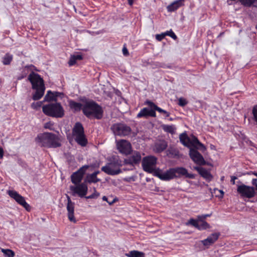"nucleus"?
<instances>
[{
    "label": "nucleus",
    "instance_id": "1",
    "mask_svg": "<svg viewBox=\"0 0 257 257\" xmlns=\"http://www.w3.org/2000/svg\"><path fill=\"white\" fill-rule=\"evenodd\" d=\"M35 141L41 147L47 148H57L61 146L58 136L52 133L45 132L38 134Z\"/></svg>",
    "mask_w": 257,
    "mask_h": 257
},
{
    "label": "nucleus",
    "instance_id": "2",
    "mask_svg": "<svg viewBox=\"0 0 257 257\" xmlns=\"http://www.w3.org/2000/svg\"><path fill=\"white\" fill-rule=\"evenodd\" d=\"M84 115L89 119H101L103 115L102 107L93 100L86 101L83 106Z\"/></svg>",
    "mask_w": 257,
    "mask_h": 257
},
{
    "label": "nucleus",
    "instance_id": "3",
    "mask_svg": "<svg viewBox=\"0 0 257 257\" xmlns=\"http://www.w3.org/2000/svg\"><path fill=\"white\" fill-rule=\"evenodd\" d=\"M42 111L47 116L61 118L64 115V109L60 102H51L42 106Z\"/></svg>",
    "mask_w": 257,
    "mask_h": 257
},
{
    "label": "nucleus",
    "instance_id": "4",
    "mask_svg": "<svg viewBox=\"0 0 257 257\" xmlns=\"http://www.w3.org/2000/svg\"><path fill=\"white\" fill-rule=\"evenodd\" d=\"M121 166V161L118 157L112 158L105 166H103L101 170L109 175H116L121 172L120 169Z\"/></svg>",
    "mask_w": 257,
    "mask_h": 257
},
{
    "label": "nucleus",
    "instance_id": "5",
    "mask_svg": "<svg viewBox=\"0 0 257 257\" xmlns=\"http://www.w3.org/2000/svg\"><path fill=\"white\" fill-rule=\"evenodd\" d=\"M72 134L75 142L81 147H85L88 144L87 139L85 135L84 127L79 122H76L72 130Z\"/></svg>",
    "mask_w": 257,
    "mask_h": 257
},
{
    "label": "nucleus",
    "instance_id": "6",
    "mask_svg": "<svg viewBox=\"0 0 257 257\" xmlns=\"http://www.w3.org/2000/svg\"><path fill=\"white\" fill-rule=\"evenodd\" d=\"M157 158L153 156H148L143 158L142 167L143 170L149 173L154 174L158 168H156Z\"/></svg>",
    "mask_w": 257,
    "mask_h": 257
},
{
    "label": "nucleus",
    "instance_id": "7",
    "mask_svg": "<svg viewBox=\"0 0 257 257\" xmlns=\"http://www.w3.org/2000/svg\"><path fill=\"white\" fill-rule=\"evenodd\" d=\"M237 193L242 197L251 198L255 196L256 192L253 187L247 186L245 184L237 185Z\"/></svg>",
    "mask_w": 257,
    "mask_h": 257
},
{
    "label": "nucleus",
    "instance_id": "8",
    "mask_svg": "<svg viewBox=\"0 0 257 257\" xmlns=\"http://www.w3.org/2000/svg\"><path fill=\"white\" fill-rule=\"evenodd\" d=\"M8 193L11 198H13L18 204L25 208L27 211H30L31 210V206L26 201L25 198L19 194L17 191L9 190Z\"/></svg>",
    "mask_w": 257,
    "mask_h": 257
},
{
    "label": "nucleus",
    "instance_id": "9",
    "mask_svg": "<svg viewBox=\"0 0 257 257\" xmlns=\"http://www.w3.org/2000/svg\"><path fill=\"white\" fill-rule=\"evenodd\" d=\"M88 165H84L80 168L77 171L72 173L71 176V182L74 185L81 183L84 175L89 168Z\"/></svg>",
    "mask_w": 257,
    "mask_h": 257
},
{
    "label": "nucleus",
    "instance_id": "10",
    "mask_svg": "<svg viewBox=\"0 0 257 257\" xmlns=\"http://www.w3.org/2000/svg\"><path fill=\"white\" fill-rule=\"evenodd\" d=\"M70 190L72 192L73 195L77 194L80 198L85 197L88 192V186L87 184L84 182L75 186H72L70 187Z\"/></svg>",
    "mask_w": 257,
    "mask_h": 257
},
{
    "label": "nucleus",
    "instance_id": "11",
    "mask_svg": "<svg viewBox=\"0 0 257 257\" xmlns=\"http://www.w3.org/2000/svg\"><path fill=\"white\" fill-rule=\"evenodd\" d=\"M28 79L32 84L33 89L45 87L43 78L37 73L32 72L28 76Z\"/></svg>",
    "mask_w": 257,
    "mask_h": 257
},
{
    "label": "nucleus",
    "instance_id": "12",
    "mask_svg": "<svg viewBox=\"0 0 257 257\" xmlns=\"http://www.w3.org/2000/svg\"><path fill=\"white\" fill-rule=\"evenodd\" d=\"M110 129L115 136L122 137L128 135V126L122 123H114Z\"/></svg>",
    "mask_w": 257,
    "mask_h": 257
},
{
    "label": "nucleus",
    "instance_id": "13",
    "mask_svg": "<svg viewBox=\"0 0 257 257\" xmlns=\"http://www.w3.org/2000/svg\"><path fill=\"white\" fill-rule=\"evenodd\" d=\"M173 177L174 178H180L182 176H185L186 178L189 179H194L195 175L193 174L188 173L187 170L183 167H177L171 168Z\"/></svg>",
    "mask_w": 257,
    "mask_h": 257
},
{
    "label": "nucleus",
    "instance_id": "14",
    "mask_svg": "<svg viewBox=\"0 0 257 257\" xmlns=\"http://www.w3.org/2000/svg\"><path fill=\"white\" fill-rule=\"evenodd\" d=\"M189 156L195 163L200 165H204L206 164V162L203 156L196 150V149L190 148L189 151Z\"/></svg>",
    "mask_w": 257,
    "mask_h": 257
},
{
    "label": "nucleus",
    "instance_id": "15",
    "mask_svg": "<svg viewBox=\"0 0 257 257\" xmlns=\"http://www.w3.org/2000/svg\"><path fill=\"white\" fill-rule=\"evenodd\" d=\"M172 169L170 168L167 171L163 172L162 170L158 168L154 172V176L158 177L160 179L163 181H169L174 178Z\"/></svg>",
    "mask_w": 257,
    "mask_h": 257
},
{
    "label": "nucleus",
    "instance_id": "16",
    "mask_svg": "<svg viewBox=\"0 0 257 257\" xmlns=\"http://www.w3.org/2000/svg\"><path fill=\"white\" fill-rule=\"evenodd\" d=\"M67 198L68 202L66 208L68 219L72 222L76 223V219L74 217V203L71 201L68 195H67Z\"/></svg>",
    "mask_w": 257,
    "mask_h": 257
},
{
    "label": "nucleus",
    "instance_id": "17",
    "mask_svg": "<svg viewBox=\"0 0 257 257\" xmlns=\"http://www.w3.org/2000/svg\"><path fill=\"white\" fill-rule=\"evenodd\" d=\"M117 149L120 153L124 155H128V142L125 140H120L116 142Z\"/></svg>",
    "mask_w": 257,
    "mask_h": 257
},
{
    "label": "nucleus",
    "instance_id": "18",
    "mask_svg": "<svg viewBox=\"0 0 257 257\" xmlns=\"http://www.w3.org/2000/svg\"><path fill=\"white\" fill-rule=\"evenodd\" d=\"M191 146L195 148L196 149H198L202 152H204L206 150V147L204 145L200 143L198 139L194 136H192V138H190V141H189V146Z\"/></svg>",
    "mask_w": 257,
    "mask_h": 257
},
{
    "label": "nucleus",
    "instance_id": "19",
    "mask_svg": "<svg viewBox=\"0 0 257 257\" xmlns=\"http://www.w3.org/2000/svg\"><path fill=\"white\" fill-rule=\"evenodd\" d=\"M141 160V156L139 152H133L130 143V164H138Z\"/></svg>",
    "mask_w": 257,
    "mask_h": 257
},
{
    "label": "nucleus",
    "instance_id": "20",
    "mask_svg": "<svg viewBox=\"0 0 257 257\" xmlns=\"http://www.w3.org/2000/svg\"><path fill=\"white\" fill-rule=\"evenodd\" d=\"M220 236V233L215 232L211 234L206 239L200 241L204 246H210L213 244Z\"/></svg>",
    "mask_w": 257,
    "mask_h": 257
},
{
    "label": "nucleus",
    "instance_id": "21",
    "mask_svg": "<svg viewBox=\"0 0 257 257\" xmlns=\"http://www.w3.org/2000/svg\"><path fill=\"white\" fill-rule=\"evenodd\" d=\"M149 116H156V112L154 109L152 108V109L150 110L147 107L141 109V110L137 115V117L139 118L142 117L147 118Z\"/></svg>",
    "mask_w": 257,
    "mask_h": 257
},
{
    "label": "nucleus",
    "instance_id": "22",
    "mask_svg": "<svg viewBox=\"0 0 257 257\" xmlns=\"http://www.w3.org/2000/svg\"><path fill=\"white\" fill-rule=\"evenodd\" d=\"M168 147V143L164 140L156 142L154 145V150L156 153H161L164 151Z\"/></svg>",
    "mask_w": 257,
    "mask_h": 257
},
{
    "label": "nucleus",
    "instance_id": "23",
    "mask_svg": "<svg viewBox=\"0 0 257 257\" xmlns=\"http://www.w3.org/2000/svg\"><path fill=\"white\" fill-rule=\"evenodd\" d=\"M194 169L198 171L199 174L202 177L206 179L207 180L210 181L212 180L213 178L212 176L206 169L200 167H195Z\"/></svg>",
    "mask_w": 257,
    "mask_h": 257
},
{
    "label": "nucleus",
    "instance_id": "24",
    "mask_svg": "<svg viewBox=\"0 0 257 257\" xmlns=\"http://www.w3.org/2000/svg\"><path fill=\"white\" fill-rule=\"evenodd\" d=\"M145 104L148 105L151 108L154 109L155 111L157 110L160 113L165 114L166 117H168L170 115L169 112L157 106L154 103L150 100L146 101Z\"/></svg>",
    "mask_w": 257,
    "mask_h": 257
},
{
    "label": "nucleus",
    "instance_id": "25",
    "mask_svg": "<svg viewBox=\"0 0 257 257\" xmlns=\"http://www.w3.org/2000/svg\"><path fill=\"white\" fill-rule=\"evenodd\" d=\"M184 0H177L173 3H172L171 4L169 5L167 9L168 12H174L177 10L179 8L182 6L183 4Z\"/></svg>",
    "mask_w": 257,
    "mask_h": 257
},
{
    "label": "nucleus",
    "instance_id": "26",
    "mask_svg": "<svg viewBox=\"0 0 257 257\" xmlns=\"http://www.w3.org/2000/svg\"><path fill=\"white\" fill-rule=\"evenodd\" d=\"M34 89L36 90V91L32 96V99L34 100H38L40 99L44 95L45 90V87L35 88Z\"/></svg>",
    "mask_w": 257,
    "mask_h": 257
},
{
    "label": "nucleus",
    "instance_id": "27",
    "mask_svg": "<svg viewBox=\"0 0 257 257\" xmlns=\"http://www.w3.org/2000/svg\"><path fill=\"white\" fill-rule=\"evenodd\" d=\"M70 107L73 109L75 111H78L80 110H82L83 105L80 102H76L74 100H71L69 101Z\"/></svg>",
    "mask_w": 257,
    "mask_h": 257
},
{
    "label": "nucleus",
    "instance_id": "28",
    "mask_svg": "<svg viewBox=\"0 0 257 257\" xmlns=\"http://www.w3.org/2000/svg\"><path fill=\"white\" fill-rule=\"evenodd\" d=\"M101 180L100 179L98 178L96 176L93 175L92 173L91 174L88 175L84 181V182L86 184L87 183L91 184V183H96L97 182H100Z\"/></svg>",
    "mask_w": 257,
    "mask_h": 257
},
{
    "label": "nucleus",
    "instance_id": "29",
    "mask_svg": "<svg viewBox=\"0 0 257 257\" xmlns=\"http://www.w3.org/2000/svg\"><path fill=\"white\" fill-rule=\"evenodd\" d=\"M180 142L185 147H189V141L190 138L187 136L186 132L182 133L179 136Z\"/></svg>",
    "mask_w": 257,
    "mask_h": 257
},
{
    "label": "nucleus",
    "instance_id": "30",
    "mask_svg": "<svg viewBox=\"0 0 257 257\" xmlns=\"http://www.w3.org/2000/svg\"><path fill=\"white\" fill-rule=\"evenodd\" d=\"M43 101H55V102H57V99L56 98L54 92H52L51 90L48 91L47 94L44 97Z\"/></svg>",
    "mask_w": 257,
    "mask_h": 257
},
{
    "label": "nucleus",
    "instance_id": "31",
    "mask_svg": "<svg viewBox=\"0 0 257 257\" xmlns=\"http://www.w3.org/2000/svg\"><path fill=\"white\" fill-rule=\"evenodd\" d=\"M167 156L171 158H175L179 156V151L176 148L170 147L167 151Z\"/></svg>",
    "mask_w": 257,
    "mask_h": 257
},
{
    "label": "nucleus",
    "instance_id": "32",
    "mask_svg": "<svg viewBox=\"0 0 257 257\" xmlns=\"http://www.w3.org/2000/svg\"><path fill=\"white\" fill-rule=\"evenodd\" d=\"M83 56L81 54H76L71 55L68 64H75L77 61L82 60Z\"/></svg>",
    "mask_w": 257,
    "mask_h": 257
},
{
    "label": "nucleus",
    "instance_id": "33",
    "mask_svg": "<svg viewBox=\"0 0 257 257\" xmlns=\"http://www.w3.org/2000/svg\"><path fill=\"white\" fill-rule=\"evenodd\" d=\"M162 127L165 132L170 133L172 135L175 133L176 130V127L174 125L164 124L162 125Z\"/></svg>",
    "mask_w": 257,
    "mask_h": 257
},
{
    "label": "nucleus",
    "instance_id": "34",
    "mask_svg": "<svg viewBox=\"0 0 257 257\" xmlns=\"http://www.w3.org/2000/svg\"><path fill=\"white\" fill-rule=\"evenodd\" d=\"M210 228V225L206 221H202L200 222H198V227L196 228L199 230H204Z\"/></svg>",
    "mask_w": 257,
    "mask_h": 257
},
{
    "label": "nucleus",
    "instance_id": "35",
    "mask_svg": "<svg viewBox=\"0 0 257 257\" xmlns=\"http://www.w3.org/2000/svg\"><path fill=\"white\" fill-rule=\"evenodd\" d=\"M13 58V56L12 54L8 53H7L3 58V62L4 64H10Z\"/></svg>",
    "mask_w": 257,
    "mask_h": 257
},
{
    "label": "nucleus",
    "instance_id": "36",
    "mask_svg": "<svg viewBox=\"0 0 257 257\" xmlns=\"http://www.w3.org/2000/svg\"><path fill=\"white\" fill-rule=\"evenodd\" d=\"M130 257H145V255L143 252L134 250L130 251Z\"/></svg>",
    "mask_w": 257,
    "mask_h": 257
},
{
    "label": "nucleus",
    "instance_id": "37",
    "mask_svg": "<svg viewBox=\"0 0 257 257\" xmlns=\"http://www.w3.org/2000/svg\"><path fill=\"white\" fill-rule=\"evenodd\" d=\"M2 252L5 254V255L7 257H14L15 252L11 249H2Z\"/></svg>",
    "mask_w": 257,
    "mask_h": 257
},
{
    "label": "nucleus",
    "instance_id": "38",
    "mask_svg": "<svg viewBox=\"0 0 257 257\" xmlns=\"http://www.w3.org/2000/svg\"><path fill=\"white\" fill-rule=\"evenodd\" d=\"M186 225H191L195 228H197L198 227V221L196 220H195L193 218H191L188 220L187 222L186 223Z\"/></svg>",
    "mask_w": 257,
    "mask_h": 257
},
{
    "label": "nucleus",
    "instance_id": "39",
    "mask_svg": "<svg viewBox=\"0 0 257 257\" xmlns=\"http://www.w3.org/2000/svg\"><path fill=\"white\" fill-rule=\"evenodd\" d=\"M44 101H38L37 102H33L31 104V107L34 109H37L40 108Z\"/></svg>",
    "mask_w": 257,
    "mask_h": 257
},
{
    "label": "nucleus",
    "instance_id": "40",
    "mask_svg": "<svg viewBox=\"0 0 257 257\" xmlns=\"http://www.w3.org/2000/svg\"><path fill=\"white\" fill-rule=\"evenodd\" d=\"M165 36H169L172 38L174 40H176L177 39V37L175 34V33L172 31V30H170V31H168L166 32H165Z\"/></svg>",
    "mask_w": 257,
    "mask_h": 257
},
{
    "label": "nucleus",
    "instance_id": "41",
    "mask_svg": "<svg viewBox=\"0 0 257 257\" xmlns=\"http://www.w3.org/2000/svg\"><path fill=\"white\" fill-rule=\"evenodd\" d=\"M252 113L253 114V119L257 124V105H255L252 109Z\"/></svg>",
    "mask_w": 257,
    "mask_h": 257
},
{
    "label": "nucleus",
    "instance_id": "42",
    "mask_svg": "<svg viewBox=\"0 0 257 257\" xmlns=\"http://www.w3.org/2000/svg\"><path fill=\"white\" fill-rule=\"evenodd\" d=\"M188 103V101L186 100V99L183 97H180L178 99V105L181 106H184Z\"/></svg>",
    "mask_w": 257,
    "mask_h": 257
},
{
    "label": "nucleus",
    "instance_id": "43",
    "mask_svg": "<svg viewBox=\"0 0 257 257\" xmlns=\"http://www.w3.org/2000/svg\"><path fill=\"white\" fill-rule=\"evenodd\" d=\"M99 195V193L97 192L95 190L94 192L92 193L91 195L87 196H85L86 199H96Z\"/></svg>",
    "mask_w": 257,
    "mask_h": 257
},
{
    "label": "nucleus",
    "instance_id": "44",
    "mask_svg": "<svg viewBox=\"0 0 257 257\" xmlns=\"http://www.w3.org/2000/svg\"><path fill=\"white\" fill-rule=\"evenodd\" d=\"M54 125V123L51 121H49L44 124V127L46 129H49L52 130V126Z\"/></svg>",
    "mask_w": 257,
    "mask_h": 257
},
{
    "label": "nucleus",
    "instance_id": "45",
    "mask_svg": "<svg viewBox=\"0 0 257 257\" xmlns=\"http://www.w3.org/2000/svg\"><path fill=\"white\" fill-rule=\"evenodd\" d=\"M165 33H163L161 34H157L156 35V39L158 41H161L165 38Z\"/></svg>",
    "mask_w": 257,
    "mask_h": 257
},
{
    "label": "nucleus",
    "instance_id": "46",
    "mask_svg": "<svg viewBox=\"0 0 257 257\" xmlns=\"http://www.w3.org/2000/svg\"><path fill=\"white\" fill-rule=\"evenodd\" d=\"M108 199V198L105 196L102 197V200L103 201H106L109 205L112 204L115 202L114 199L112 201H109Z\"/></svg>",
    "mask_w": 257,
    "mask_h": 257
},
{
    "label": "nucleus",
    "instance_id": "47",
    "mask_svg": "<svg viewBox=\"0 0 257 257\" xmlns=\"http://www.w3.org/2000/svg\"><path fill=\"white\" fill-rule=\"evenodd\" d=\"M122 52L124 56H126L128 54V50L126 47V44H124L122 48Z\"/></svg>",
    "mask_w": 257,
    "mask_h": 257
},
{
    "label": "nucleus",
    "instance_id": "48",
    "mask_svg": "<svg viewBox=\"0 0 257 257\" xmlns=\"http://www.w3.org/2000/svg\"><path fill=\"white\" fill-rule=\"evenodd\" d=\"M251 184L255 186V191H257V179L256 178H254L251 181Z\"/></svg>",
    "mask_w": 257,
    "mask_h": 257
},
{
    "label": "nucleus",
    "instance_id": "49",
    "mask_svg": "<svg viewBox=\"0 0 257 257\" xmlns=\"http://www.w3.org/2000/svg\"><path fill=\"white\" fill-rule=\"evenodd\" d=\"M4 151L3 149L0 147V159H2L4 157Z\"/></svg>",
    "mask_w": 257,
    "mask_h": 257
},
{
    "label": "nucleus",
    "instance_id": "50",
    "mask_svg": "<svg viewBox=\"0 0 257 257\" xmlns=\"http://www.w3.org/2000/svg\"><path fill=\"white\" fill-rule=\"evenodd\" d=\"M54 92V94H55V97H56V98L57 100V98L58 97H60L61 95H63V93H61V92H57V91H55Z\"/></svg>",
    "mask_w": 257,
    "mask_h": 257
},
{
    "label": "nucleus",
    "instance_id": "51",
    "mask_svg": "<svg viewBox=\"0 0 257 257\" xmlns=\"http://www.w3.org/2000/svg\"><path fill=\"white\" fill-rule=\"evenodd\" d=\"M237 179V177L234 176H231V182L232 184H235V180Z\"/></svg>",
    "mask_w": 257,
    "mask_h": 257
},
{
    "label": "nucleus",
    "instance_id": "52",
    "mask_svg": "<svg viewBox=\"0 0 257 257\" xmlns=\"http://www.w3.org/2000/svg\"><path fill=\"white\" fill-rule=\"evenodd\" d=\"M202 215H199L197 216V220H196L198 222H200L202 221H204V218H202Z\"/></svg>",
    "mask_w": 257,
    "mask_h": 257
},
{
    "label": "nucleus",
    "instance_id": "53",
    "mask_svg": "<svg viewBox=\"0 0 257 257\" xmlns=\"http://www.w3.org/2000/svg\"><path fill=\"white\" fill-rule=\"evenodd\" d=\"M217 190H218L221 194V195H220V197L222 198L223 196V195H224V192L222 190H218L217 189Z\"/></svg>",
    "mask_w": 257,
    "mask_h": 257
},
{
    "label": "nucleus",
    "instance_id": "54",
    "mask_svg": "<svg viewBox=\"0 0 257 257\" xmlns=\"http://www.w3.org/2000/svg\"><path fill=\"white\" fill-rule=\"evenodd\" d=\"M99 173H100L99 171H96L94 172L92 174L97 177V175Z\"/></svg>",
    "mask_w": 257,
    "mask_h": 257
},
{
    "label": "nucleus",
    "instance_id": "55",
    "mask_svg": "<svg viewBox=\"0 0 257 257\" xmlns=\"http://www.w3.org/2000/svg\"><path fill=\"white\" fill-rule=\"evenodd\" d=\"M247 174H253L257 177V173H256L255 172L251 171V172L248 173Z\"/></svg>",
    "mask_w": 257,
    "mask_h": 257
},
{
    "label": "nucleus",
    "instance_id": "56",
    "mask_svg": "<svg viewBox=\"0 0 257 257\" xmlns=\"http://www.w3.org/2000/svg\"><path fill=\"white\" fill-rule=\"evenodd\" d=\"M210 216V214L202 215V218H204V219H205L207 217H209Z\"/></svg>",
    "mask_w": 257,
    "mask_h": 257
},
{
    "label": "nucleus",
    "instance_id": "57",
    "mask_svg": "<svg viewBox=\"0 0 257 257\" xmlns=\"http://www.w3.org/2000/svg\"><path fill=\"white\" fill-rule=\"evenodd\" d=\"M134 3V0H130V6H132Z\"/></svg>",
    "mask_w": 257,
    "mask_h": 257
},
{
    "label": "nucleus",
    "instance_id": "58",
    "mask_svg": "<svg viewBox=\"0 0 257 257\" xmlns=\"http://www.w3.org/2000/svg\"><path fill=\"white\" fill-rule=\"evenodd\" d=\"M124 161H125V163H128V160L125 159Z\"/></svg>",
    "mask_w": 257,
    "mask_h": 257
},
{
    "label": "nucleus",
    "instance_id": "59",
    "mask_svg": "<svg viewBox=\"0 0 257 257\" xmlns=\"http://www.w3.org/2000/svg\"><path fill=\"white\" fill-rule=\"evenodd\" d=\"M221 180L222 181H223L224 180V177L223 176L221 178Z\"/></svg>",
    "mask_w": 257,
    "mask_h": 257
},
{
    "label": "nucleus",
    "instance_id": "60",
    "mask_svg": "<svg viewBox=\"0 0 257 257\" xmlns=\"http://www.w3.org/2000/svg\"><path fill=\"white\" fill-rule=\"evenodd\" d=\"M125 255H126V256H128V253H125Z\"/></svg>",
    "mask_w": 257,
    "mask_h": 257
},
{
    "label": "nucleus",
    "instance_id": "61",
    "mask_svg": "<svg viewBox=\"0 0 257 257\" xmlns=\"http://www.w3.org/2000/svg\"><path fill=\"white\" fill-rule=\"evenodd\" d=\"M169 120H173V118H169Z\"/></svg>",
    "mask_w": 257,
    "mask_h": 257
},
{
    "label": "nucleus",
    "instance_id": "62",
    "mask_svg": "<svg viewBox=\"0 0 257 257\" xmlns=\"http://www.w3.org/2000/svg\"><path fill=\"white\" fill-rule=\"evenodd\" d=\"M127 1H128V0H127Z\"/></svg>",
    "mask_w": 257,
    "mask_h": 257
}]
</instances>
